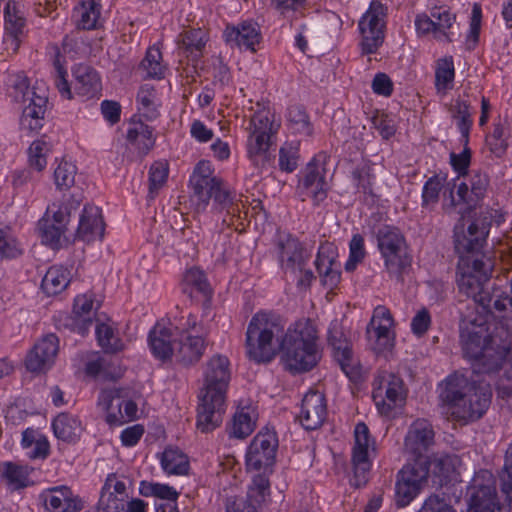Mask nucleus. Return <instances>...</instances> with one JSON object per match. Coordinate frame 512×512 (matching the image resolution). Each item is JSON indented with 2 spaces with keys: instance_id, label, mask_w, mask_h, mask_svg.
Listing matches in <instances>:
<instances>
[{
  "instance_id": "nucleus-1",
  "label": "nucleus",
  "mask_w": 512,
  "mask_h": 512,
  "mask_svg": "<svg viewBox=\"0 0 512 512\" xmlns=\"http://www.w3.org/2000/svg\"><path fill=\"white\" fill-rule=\"evenodd\" d=\"M494 328L473 326L461 331L460 338L464 355L473 360L475 377L454 373L440 385L439 399L446 414L455 421L468 423L480 419L491 403V386L481 374L490 376L497 372L512 348V328L506 318H494Z\"/></svg>"
},
{
  "instance_id": "nucleus-2",
  "label": "nucleus",
  "mask_w": 512,
  "mask_h": 512,
  "mask_svg": "<svg viewBox=\"0 0 512 512\" xmlns=\"http://www.w3.org/2000/svg\"><path fill=\"white\" fill-rule=\"evenodd\" d=\"M475 261L458 260L456 281L459 291L472 298L492 318H506L508 327L512 328V297L499 287L491 285L495 260L480 262L481 273L472 276L471 273L475 272Z\"/></svg>"
},
{
  "instance_id": "nucleus-3",
  "label": "nucleus",
  "mask_w": 512,
  "mask_h": 512,
  "mask_svg": "<svg viewBox=\"0 0 512 512\" xmlns=\"http://www.w3.org/2000/svg\"><path fill=\"white\" fill-rule=\"evenodd\" d=\"M231 379L229 359L220 354L212 356L204 370V387L197 409V428L208 433L220 426L225 412L226 392Z\"/></svg>"
},
{
  "instance_id": "nucleus-4",
  "label": "nucleus",
  "mask_w": 512,
  "mask_h": 512,
  "mask_svg": "<svg viewBox=\"0 0 512 512\" xmlns=\"http://www.w3.org/2000/svg\"><path fill=\"white\" fill-rule=\"evenodd\" d=\"M317 340V330L310 319L289 327L278 345L286 368L293 373L310 371L321 358Z\"/></svg>"
},
{
  "instance_id": "nucleus-5",
  "label": "nucleus",
  "mask_w": 512,
  "mask_h": 512,
  "mask_svg": "<svg viewBox=\"0 0 512 512\" xmlns=\"http://www.w3.org/2000/svg\"><path fill=\"white\" fill-rule=\"evenodd\" d=\"M282 330L279 317L265 312L256 313L246 331L247 357L258 364L272 361L277 352L273 340Z\"/></svg>"
},
{
  "instance_id": "nucleus-6",
  "label": "nucleus",
  "mask_w": 512,
  "mask_h": 512,
  "mask_svg": "<svg viewBox=\"0 0 512 512\" xmlns=\"http://www.w3.org/2000/svg\"><path fill=\"white\" fill-rule=\"evenodd\" d=\"M6 84L7 93L15 102H29L24 107L20 118L22 130L30 132L40 130L46 112L47 96L40 95L36 87H30L29 79L24 72L9 74Z\"/></svg>"
},
{
  "instance_id": "nucleus-7",
  "label": "nucleus",
  "mask_w": 512,
  "mask_h": 512,
  "mask_svg": "<svg viewBox=\"0 0 512 512\" xmlns=\"http://www.w3.org/2000/svg\"><path fill=\"white\" fill-rule=\"evenodd\" d=\"M488 228L485 225L480 226L476 221L471 222L465 229L463 223L459 222L454 227V248L459 256V260H476L475 272L472 276L480 274L482 264L486 260H494L490 255L482 251L486 244Z\"/></svg>"
},
{
  "instance_id": "nucleus-8",
  "label": "nucleus",
  "mask_w": 512,
  "mask_h": 512,
  "mask_svg": "<svg viewBox=\"0 0 512 512\" xmlns=\"http://www.w3.org/2000/svg\"><path fill=\"white\" fill-rule=\"evenodd\" d=\"M377 244L390 275L400 276L410 266L405 238L397 228L381 227L377 232Z\"/></svg>"
},
{
  "instance_id": "nucleus-9",
  "label": "nucleus",
  "mask_w": 512,
  "mask_h": 512,
  "mask_svg": "<svg viewBox=\"0 0 512 512\" xmlns=\"http://www.w3.org/2000/svg\"><path fill=\"white\" fill-rule=\"evenodd\" d=\"M471 512H511L510 508L501 506L495 487V478L488 470H480L473 477L468 487Z\"/></svg>"
},
{
  "instance_id": "nucleus-10",
  "label": "nucleus",
  "mask_w": 512,
  "mask_h": 512,
  "mask_svg": "<svg viewBox=\"0 0 512 512\" xmlns=\"http://www.w3.org/2000/svg\"><path fill=\"white\" fill-rule=\"evenodd\" d=\"M277 434L273 429H261L251 441L246 453V465L249 469L260 471L272 467L278 449Z\"/></svg>"
},
{
  "instance_id": "nucleus-11",
  "label": "nucleus",
  "mask_w": 512,
  "mask_h": 512,
  "mask_svg": "<svg viewBox=\"0 0 512 512\" xmlns=\"http://www.w3.org/2000/svg\"><path fill=\"white\" fill-rule=\"evenodd\" d=\"M429 474L428 461H414L406 464L397 475L395 499L398 506L408 505L421 489Z\"/></svg>"
},
{
  "instance_id": "nucleus-12",
  "label": "nucleus",
  "mask_w": 512,
  "mask_h": 512,
  "mask_svg": "<svg viewBox=\"0 0 512 512\" xmlns=\"http://www.w3.org/2000/svg\"><path fill=\"white\" fill-rule=\"evenodd\" d=\"M385 8L379 1H372L369 10L359 21V30L362 36L360 43L362 54H374L384 42L383 17Z\"/></svg>"
},
{
  "instance_id": "nucleus-13",
  "label": "nucleus",
  "mask_w": 512,
  "mask_h": 512,
  "mask_svg": "<svg viewBox=\"0 0 512 512\" xmlns=\"http://www.w3.org/2000/svg\"><path fill=\"white\" fill-rule=\"evenodd\" d=\"M328 343L333 349L334 358L341 370L350 380L357 381L361 375L360 366L353 357L351 342L345 336L343 328L337 320L330 324Z\"/></svg>"
},
{
  "instance_id": "nucleus-14",
  "label": "nucleus",
  "mask_w": 512,
  "mask_h": 512,
  "mask_svg": "<svg viewBox=\"0 0 512 512\" xmlns=\"http://www.w3.org/2000/svg\"><path fill=\"white\" fill-rule=\"evenodd\" d=\"M325 154H318L306 166L304 176L299 184L301 193L310 197L315 205L320 204L327 198L328 183L325 180Z\"/></svg>"
},
{
  "instance_id": "nucleus-15",
  "label": "nucleus",
  "mask_w": 512,
  "mask_h": 512,
  "mask_svg": "<svg viewBox=\"0 0 512 512\" xmlns=\"http://www.w3.org/2000/svg\"><path fill=\"white\" fill-rule=\"evenodd\" d=\"M59 350L55 334H48L39 340L26 356L25 365L30 372H45L50 369Z\"/></svg>"
},
{
  "instance_id": "nucleus-16",
  "label": "nucleus",
  "mask_w": 512,
  "mask_h": 512,
  "mask_svg": "<svg viewBox=\"0 0 512 512\" xmlns=\"http://www.w3.org/2000/svg\"><path fill=\"white\" fill-rule=\"evenodd\" d=\"M277 251L280 265L285 272L302 271L310 257L302 243L291 235L279 239Z\"/></svg>"
},
{
  "instance_id": "nucleus-17",
  "label": "nucleus",
  "mask_w": 512,
  "mask_h": 512,
  "mask_svg": "<svg viewBox=\"0 0 512 512\" xmlns=\"http://www.w3.org/2000/svg\"><path fill=\"white\" fill-rule=\"evenodd\" d=\"M434 431L431 424L424 419H418L410 426L405 437V450L414 457V461H427L423 453L433 444Z\"/></svg>"
},
{
  "instance_id": "nucleus-18",
  "label": "nucleus",
  "mask_w": 512,
  "mask_h": 512,
  "mask_svg": "<svg viewBox=\"0 0 512 512\" xmlns=\"http://www.w3.org/2000/svg\"><path fill=\"white\" fill-rule=\"evenodd\" d=\"M207 197L194 196L196 208L198 211L205 210L209 201L213 200L215 209L219 211L225 210L229 216L240 218L241 207L243 205L234 199L231 192L224 186L222 180L207 189Z\"/></svg>"
},
{
  "instance_id": "nucleus-19",
  "label": "nucleus",
  "mask_w": 512,
  "mask_h": 512,
  "mask_svg": "<svg viewBox=\"0 0 512 512\" xmlns=\"http://www.w3.org/2000/svg\"><path fill=\"white\" fill-rule=\"evenodd\" d=\"M327 416L325 396L318 391H309L302 400L298 415L301 425L306 430L319 428Z\"/></svg>"
},
{
  "instance_id": "nucleus-20",
  "label": "nucleus",
  "mask_w": 512,
  "mask_h": 512,
  "mask_svg": "<svg viewBox=\"0 0 512 512\" xmlns=\"http://www.w3.org/2000/svg\"><path fill=\"white\" fill-rule=\"evenodd\" d=\"M355 445L352 453V463L355 477L365 481L366 474L370 471L371 462L368 456L370 447V433L364 422L356 425L354 430Z\"/></svg>"
},
{
  "instance_id": "nucleus-21",
  "label": "nucleus",
  "mask_w": 512,
  "mask_h": 512,
  "mask_svg": "<svg viewBox=\"0 0 512 512\" xmlns=\"http://www.w3.org/2000/svg\"><path fill=\"white\" fill-rule=\"evenodd\" d=\"M5 33L4 48L8 53H16L24 35L25 19L20 15L15 3L8 2L4 9Z\"/></svg>"
},
{
  "instance_id": "nucleus-22",
  "label": "nucleus",
  "mask_w": 512,
  "mask_h": 512,
  "mask_svg": "<svg viewBox=\"0 0 512 512\" xmlns=\"http://www.w3.org/2000/svg\"><path fill=\"white\" fill-rule=\"evenodd\" d=\"M104 235V222L98 207L86 205L80 216L76 237L84 242L101 239Z\"/></svg>"
},
{
  "instance_id": "nucleus-23",
  "label": "nucleus",
  "mask_w": 512,
  "mask_h": 512,
  "mask_svg": "<svg viewBox=\"0 0 512 512\" xmlns=\"http://www.w3.org/2000/svg\"><path fill=\"white\" fill-rule=\"evenodd\" d=\"M227 43H235L238 47L255 52V45L259 44L262 35L256 22L244 21L237 27H227L224 32Z\"/></svg>"
},
{
  "instance_id": "nucleus-24",
  "label": "nucleus",
  "mask_w": 512,
  "mask_h": 512,
  "mask_svg": "<svg viewBox=\"0 0 512 512\" xmlns=\"http://www.w3.org/2000/svg\"><path fill=\"white\" fill-rule=\"evenodd\" d=\"M174 352V359L183 366L197 363L205 350V340L201 336L180 335Z\"/></svg>"
},
{
  "instance_id": "nucleus-25",
  "label": "nucleus",
  "mask_w": 512,
  "mask_h": 512,
  "mask_svg": "<svg viewBox=\"0 0 512 512\" xmlns=\"http://www.w3.org/2000/svg\"><path fill=\"white\" fill-rule=\"evenodd\" d=\"M177 341L170 329L157 324L150 331L148 343L153 356L163 362L174 358Z\"/></svg>"
},
{
  "instance_id": "nucleus-26",
  "label": "nucleus",
  "mask_w": 512,
  "mask_h": 512,
  "mask_svg": "<svg viewBox=\"0 0 512 512\" xmlns=\"http://www.w3.org/2000/svg\"><path fill=\"white\" fill-rule=\"evenodd\" d=\"M49 492L44 499L49 512H79L82 509L80 500L73 496L69 487L56 486L50 488Z\"/></svg>"
},
{
  "instance_id": "nucleus-27",
  "label": "nucleus",
  "mask_w": 512,
  "mask_h": 512,
  "mask_svg": "<svg viewBox=\"0 0 512 512\" xmlns=\"http://www.w3.org/2000/svg\"><path fill=\"white\" fill-rule=\"evenodd\" d=\"M401 393L402 380L394 375H389L388 379L382 378L379 385L374 387L372 397L377 407L380 409L382 406V412H386L385 407H387V411H390Z\"/></svg>"
},
{
  "instance_id": "nucleus-28",
  "label": "nucleus",
  "mask_w": 512,
  "mask_h": 512,
  "mask_svg": "<svg viewBox=\"0 0 512 512\" xmlns=\"http://www.w3.org/2000/svg\"><path fill=\"white\" fill-rule=\"evenodd\" d=\"M74 90L76 94L92 98L101 90V81L98 73L92 67L85 64H78L73 69Z\"/></svg>"
},
{
  "instance_id": "nucleus-29",
  "label": "nucleus",
  "mask_w": 512,
  "mask_h": 512,
  "mask_svg": "<svg viewBox=\"0 0 512 512\" xmlns=\"http://www.w3.org/2000/svg\"><path fill=\"white\" fill-rule=\"evenodd\" d=\"M183 281V292L191 299L200 294L205 306L210 303L212 289L203 271L198 268H191L186 271Z\"/></svg>"
},
{
  "instance_id": "nucleus-30",
  "label": "nucleus",
  "mask_w": 512,
  "mask_h": 512,
  "mask_svg": "<svg viewBox=\"0 0 512 512\" xmlns=\"http://www.w3.org/2000/svg\"><path fill=\"white\" fill-rule=\"evenodd\" d=\"M55 436L64 442H74L82 432L81 421L69 413H60L52 423Z\"/></svg>"
},
{
  "instance_id": "nucleus-31",
  "label": "nucleus",
  "mask_w": 512,
  "mask_h": 512,
  "mask_svg": "<svg viewBox=\"0 0 512 512\" xmlns=\"http://www.w3.org/2000/svg\"><path fill=\"white\" fill-rule=\"evenodd\" d=\"M219 181H221L220 178L212 175L210 163L208 161H200L190 180L193 187V197H207V189H212V186Z\"/></svg>"
},
{
  "instance_id": "nucleus-32",
  "label": "nucleus",
  "mask_w": 512,
  "mask_h": 512,
  "mask_svg": "<svg viewBox=\"0 0 512 512\" xmlns=\"http://www.w3.org/2000/svg\"><path fill=\"white\" fill-rule=\"evenodd\" d=\"M121 393V389L113 388L102 390L99 394L98 404L107 412L106 421L111 426L124 423L114 411L115 409L120 410L122 408Z\"/></svg>"
},
{
  "instance_id": "nucleus-33",
  "label": "nucleus",
  "mask_w": 512,
  "mask_h": 512,
  "mask_svg": "<svg viewBox=\"0 0 512 512\" xmlns=\"http://www.w3.org/2000/svg\"><path fill=\"white\" fill-rule=\"evenodd\" d=\"M69 272L61 266H52L44 275L41 288L48 296L57 295L69 284Z\"/></svg>"
},
{
  "instance_id": "nucleus-34",
  "label": "nucleus",
  "mask_w": 512,
  "mask_h": 512,
  "mask_svg": "<svg viewBox=\"0 0 512 512\" xmlns=\"http://www.w3.org/2000/svg\"><path fill=\"white\" fill-rule=\"evenodd\" d=\"M453 119L457 120V128L461 134V142L469 143L470 129L473 123L470 113V104L460 98L449 107Z\"/></svg>"
},
{
  "instance_id": "nucleus-35",
  "label": "nucleus",
  "mask_w": 512,
  "mask_h": 512,
  "mask_svg": "<svg viewBox=\"0 0 512 512\" xmlns=\"http://www.w3.org/2000/svg\"><path fill=\"white\" fill-rule=\"evenodd\" d=\"M431 16L435 24V38L451 42L454 34L453 32H447V30L453 27L456 16L444 7H435L432 9Z\"/></svg>"
},
{
  "instance_id": "nucleus-36",
  "label": "nucleus",
  "mask_w": 512,
  "mask_h": 512,
  "mask_svg": "<svg viewBox=\"0 0 512 512\" xmlns=\"http://www.w3.org/2000/svg\"><path fill=\"white\" fill-rule=\"evenodd\" d=\"M127 140L136 146L139 153L146 155L154 146L153 128L139 123L127 131Z\"/></svg>"
},
{
  "instance_id": "nucleus-37",
  "label": "nucleus",
  "mask_w": 512,
  "mask_h": 512,
  "mask_svg": "<svg viewBox=\"0 0 512 512\" xmlns=\"http://www.w3.org/2000/svg\"><path fill=\"white\" fill-rule=\"evenodd\" d=\"M273 134H265L264 132L257 133L255 131H251L248 143L247 150L248 156L251 160L258 165V159L261 158L262 164L268 160V149L271 145V136Z\"/></svg>"
},
{
  "instance_id": "nucleus-38",
  "label": "nucleus",
  "mask_w": 512,
  "mask_h": 512,
  "mask_svg": "<svg viewBox=\"0 0 512 512\" xmlns=\"http://www.w3.org/2000/svg\"><path fill=\"white\" fill-rule=\"evenodd\" d=\"M161 466L167 474L185 475L189 469V462L182 452L168 448L162 453Z\"/></svg>"
},
{
  "instance_id": "nucleus-39",
  "label": "nucleus",
  "mask_w": 512,
  "mask_h": 512,
  "mask_svg": "<svg viewBox=\"0 0 512 512\" xmlns=\"http://www.w3.org/2000/svg\"><path fill=\"white\" fill-rule=\"evenodd\" d=\"M31 471L32 469L28 466H21L12 462H5L0 465L1 476L14 489L24 488L28 485V477Z\"/></svg>"
},
{
  "instance_id": "nucleus-40",
  "label": "nucleus",
  "mask_w": 512,
  "mask_h": 512,
  "mask_svg": "<svg viewBox=\"0 0 512 512\" xmlns=\"http://www.w3.org/2000/svg\"><path fill=\"white\" fill-rule=\"evenodd\" d=\"M162 53L156 46L150 47L139 68L145 72L146 78L162 79L165 74V66L162 64Z\"/></svg>"
},
{
  "instance_id": "nucleus-41",
  "label": "nucleus",
  "mask_w": 512,
  "mask_h": 512,
  "mask_svg": "<svg viewBox=\"0 0 512 512\" xmlns=\"http://www.w3.org/2000/svg\"><path fill=\"white\" fill-rule=\"evenodd\" d=\"M205 34L201 30H190L183 34L180 48L192 61H197L202 56L205 47Z\"/></svg>"
},
{
  "instance_id": "nucleus-42",
  "label": "nucleus",
  "mask_w": 512,
  "mask_h": 512,
  "mask_svg": "<svg viewBox=\"0 0 512 512\" xmlns=\"http://www.w3.org/2000/svg\"><path fill=\"white\" fill-rule=\"evenodd\" d=\"M38 230L43 244L53 249H58L61 246L65 228L58 226L50 218L43 217L38 222Z\"/></svg>"
},
{
  "instance_id": "nucleus-43",
  "label": "nucleus",
  "mask_w": 512,
  "mask_h": 512,
  "mask_svg": "<svg viewBox=\"0 0 512 512\" xmlns=\"http://www.w3.org/2000/svg\"><path fill=\"white\" fill-rule=\"evenodd\" d=\"M155 100L156 90L154 86L144 84L139 88L137 93L138 110L148 120L156 119L159 115Z\"/></svg>"
},
{
  "instance_id": "nucleus-44",
  "label": "nucleus",
  "mask_w": 512,
  "mask_h": 512,
  "mask_svg": "<svg viewBox=\"0 0 512 512\" xmlns=\"http://www.w3.org/2000/svg\"><path fill=\"white\" fill-rule=\"evenodd\" d=\"M455 77L454 62L451 56L439 59L435 71V86L438 91L452 88Z\"/></svg>"
},
{
  "instance_id": "nucleus-45",
  "label": "nucleus",
  "mask_w": 512,
  "mask_h": 512,
  "mask_svg": "<svg viewBox=\"0 0 512 512\" xmlns=\"http://www.w3.org/2000/svg\"><path fill=\"white\" fill-rule=\"evenodd\" d=\"M100 8L99 0H82L78 8L79 27L85 30L96 28L97 20L100 17Z\"/></svg>"
},
{
  "instance_id": "nucleus-46",
  "label": "nucleus",
  "mask_w": 512,
  "mask_h": 512,
  "mask_svg": "<svg viewBox=\"0 0 512 512\" xmlns=\"http://www.w3.org/2000/svg\"><path fill=\"white\" fill-rule=\"evenodd\" d=\"M299 142H285L279 150V168L286 173H292L298 166Z\"/></svg>"
},
{
  "instance_id": "nucleus-47",
  "label": "nucleus",
  "mask_w": 512,
  "mask_h": 512,
  "mask_svg": "<svg viewBox=\"0 0 512 512\" xmlns=\"http://www.w3.org/2000/svg\"><path fill=\"white\" fill-rule=\"evenodd\" d=\"M96 335L99 345L107 353H116L123 348V343L114 333L112 327L105 323H100L96 327Z\"/></svg>"
},
{
  "instance_id": "nucleus-48",
  "label": "nucleus",
  "mask_w": 512,
  "mask_h": 512,
  "mask_svg": "<svg viewBox=\"0 0 512 512\" xmlns=\"http://www.w3.org/2000/svg\"><path fill=\"white\" fill-rule=\"evenodd\" d=\"M333 261L328 257L322 258L321 253H318L315 261L316 269L322 278L325 286L333 289L340 281V272L332 268Z\"/></svg>"
},
{
  "instance_id": "nucleus-49",
  "label": "nucleus",
  "mask_w": 512,
  "mask_h": 512,
  "mask_svg": "<svg viewBox=\"0 0 512 512\" xmlns=\"http://www.w3.org/2000/svg\"><path fill=\"white\" fill-rule=\"evenodd\" d=\"M168 177V165L165 162H154L149 169V198L154 199Z\"/></svg>"
},
{
  "instance_id": "nucleus-50",
  "label": "nucleus",
  "mask_w": 512,
  "mask_h": 512,
  "mask_svg": "<svg viewBox=\"0 0 512 512\" xmlns=\"http://www.w3.org/2000/svg\"><path fill=\"white\" fill-rule=\"evenodd\" d=\"M288 120L295 132L306 136L312 134V126L303 107L298 105L291 106L288 109Z\"/></svg>"
},
{
  "instance_id": "nucleus-51",
  "label": "nucleus",
  "mask_w": 512,
  "mask_h": 512,
  "mask_svg": "<svg viewBox=\"0 0 512 512\" xmlns=\"http://www.w3.org/2000/svg\"><path fill=\"white\" fill-rule=\"evenodd\" d=\"M255 423L252 421L249 413L237 412L233 417V423L230 430V436L244 439L254 430Z\"/></svg>"
},
{
  "instance_id": "nucleus-52",
  "label": "nucleus",
  "mask_w": 512,
  "mask_h": 512,
  "mask_svg": "<svg viewBox=\"0 0 512 512\" xmlns=\"http://www.w3.org/2000/svg\"><path fill=\"white\" fill-rule=\"evenodd\" d=\"M444 178L435 175L424 184L422 191V206H434L439 200L440 191L443 188Z\"/></svg>"
},
{
  "instance_id": "nucleus-53",
  "label": "nucleus",
  "mask_w": 512,
  "mask_h": 512,
  "mask_svg": "<svg viewBox=\"0 0 512 512\" xmlns=\"http://www.w3.org/2000/svg\"><path fill=\"white\" fill-rule=\"evenodd\" d=\"M100 497H107L109 500H121L126 502V484L120 481L114 474L109 475L102 488Z\"/></svg>"
},
{
  "instance_id": "nucleus-54",
  "label": "nucleus",
  "mask_w": 512,
  "mask_h": 512,
  "mask_svg": "<svg viewBox=\"0 0 512 512\" xmlns=\"http://www.w3.org/2000/svg\"><path fill=\"white\" fill-rule=\"evenodd\" d=\"M349 250V259L345 264V270L351 272L356 268L358 263L363 261L366 255L364 238L361 234L353 235L349 243Z\"/></svg>"
},
{
  "instance_id": "nucleus-55",
  "label": "nucleus",
  "mask_w": 512,
  "mask_h": 512,
  "mask_svg": "<svg viewBox=\"0 0 512 512\" xmlns=\"http://www.w3.org/2000/svg\"><path fill=\"white\" fill-rule=\"evenodd\" d=\"M76 167L68 162H61L54 171V180L59 190H68L74 184Z\"/></svg>"
},
{
  "instance_id": "nucleus-56",
  "label": "nucleus",
  "mask_w": 512,
  "mask_h": 512,
  "mask_svg": "<svg viewBox=\"0 0 512 512\" xmlns=\"http://www.w3.org/2000/svg\"><path fill=\"white\" fill-rule=\"evenodd\" d=\"M23 254L19 242L11 235L0 230V255L3 259H16Z\"/></svg>"
},
{
  "instance_id": "nucleus-57",
  "label": "nucleus",
  "mask_w": 512,
  "mask_h": 512,
  "mask_svg": "<svg viewBox=\"0 0 512 512\" xmlns=\"http://www.w3.org/2000/svg\"><path fill=\"white\" fill-rule=\"evenodd\" d=\"M501 491L508 501H512V443L505 454V464L500 475Z\"/></svg>"
},
{
  "instance_id": "nucleus-58",
  "label": "nucleus",
  "mask_w": 512,
  "mask_h": 512,
  "mask_svg": "<svg viewBox=\"0 0 512 512\" xmlns=\"http://www.w3.org/2000/svg\"><path fill=\"white\" fill-rule=\"evenodd\" d=\"M46 150V142L42 140L33 141L29 147V163L30 166L37 171L45 168L47 162L44 151Z\"/></svg>"
},
{
  "instance_id": "nucleus-59",
  "label": "nucleus",
  "mask_w": 512,
  "mask_h": 512,
  "mask_svg": "<svg viewBox=\"0 0 512 512\" xmlns=\"http://www.w3.org/2000/svg\"><path fill=\"white\" fill-rule=\"evenodd\" d=\"M462 143L464 149L461 153L456 154L452 152L450 154V163L459 176H464L467 174L471 162V150L468 147V144L465 142Z\"/></svg>"
},
{
  "instance_id": "nucleus-60",
  "label": "nucleus",
  "mask_w": 512,
  "mask_h": 512,
  "mask_svg": "<svg viewBox=\"0 0 512 512\" xmlns=\"http://www.w3.org/2000/svg\"><path fill=\"white\" fill-rule=\"evenodd\" d=\"M504 374L496 383L498 395L502 398L512 396V356L504 361Z\"/></svg>"
},
{
  "instance_id": "nucleus-61",
  "label": "nucleus",
  "mask_w": 512,
  "mask_h": 512,
  "mask_svg": "<svg viewBox=\"0 0 512 512\" xmlns=\"http://www.w3.org/2000/svg\"><path fill=\"white\" fill-rule=\"evenodd\" d=\"M250 129L265 134H274L277 131L274 123L270 121L268 113H255L250 120Z\"/></svg>"
},
{
  "instance_id": "nucleus-62",
  "label": "nucleus",
  "mask_w": 512,
  "mask_h": 512,
  "mask_svg": "<svg viewBox=\"0 0 512 512\" xmlns=\"http://www.w3.org/2000/svg\"><path fill=\"white\" fill-rule=\"evenodd\" d=\"M54 68H55V85L59 91V93L62 95V97L66 99L72 98V93L70 86L68 84V81L66 79L67 72L65 68L61 65L59 58H56L54 61Z\"/></svg>"
},
{
  "instance_id": "nucleus-63",
  "label": "nucleus",
  "mask_w": 512,
  "mask_h": 512,
  "mask_svg": "<svg viewBox=\"0 0 512 512\" xmlns=\"http://www.w3.org/2000/svg\"><path fill=\"white\" fill-rule=\"evenodd\" d=\"M488 186V177L480 171H472L470 178V194L479 200L484 196Z\"/></svg>"
},
{
  "instance_id": "nucleus-64",
  "label": "nucleus",
  "mask_w": 512,
  "mask_h": 512,
  "mask_svg": "<svg viewBox=\"0 0 512 512\" xmlns=\"http://www.w3.org/2000/svg\"><path fill=\"white\" fill-rule=\"evenodd\" d=\"M419 512H456L444 498L437 495H431L424 502Z\"/></svg>"
}]
</instances>
